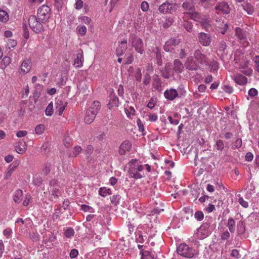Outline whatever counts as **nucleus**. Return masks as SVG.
Listing matches in <instances>:
<instances>
[{"mask_svg":"<svg viewBox=\"0 0 259 259\" xmlns=\"http://www.w3.org/2000/svg\"><path fill=\"white\" fill-rule=\"evenodd\" d=\"M190 44L186 42L180 46V49L178 50L179 56L181 59L185 58L191 52Z\"/></svg>","mask_w":259,"mask_h":259,"instance_id":"obj_15","label":"nucleus"},{"mask_svg":"<svg viewBox=\"0 0 259 259\" xmlns=\"http://www.w3.org/2000/svg\"><path fill=\"white\" fill-rule=\"evenodd\" d=\"M42 179L39 176H35L33 178V184L36 186H39L42 183Z\"/></svg>","mask_w":259,"mask_h":259,"instance_id":"obj_54","label":"nucleus"},{"mask_svg":"<svg viewBox=\"0 0 259 259\" xmlns=\"http://www.w3.org/2000/svg\"><path fill=\"white\" fill-rule=\"evenodd\" d=\"M128 174L131 178H133L136 179L142 178L143 175L141 174V172L143 169V166L141 165H139L138 163H128Z\"/></svg>","mask_w":259,"mask_h":259,"instance_id":"obj_3","label":"nucleus"},{"mask_svg":"<svg viewBox=\"0 0 259 259\" xmlns=\"http://www.w3.org/2000/svg\"><path fill=\"white\" fill-rule=\"evenodd\" d=\"M26 144L25 142L19 143L16 146V151L17 153L22 154L26 150Z\"/></svg>","mask_w":259,"mask_h":259,"instance_id":"obj_38","label":"nucleus"},{"mask_svg":"<svg viewBox=\"0 0 259 259\" xmlns=\"http://www.w3.org/2000/svg\"><path fill=\"white\" fill-rule=\"evenodd\" d=\"M82 151V148L79 146H75L73 149V156H77Z\"/></svg>","mask_w":259,"mask_h":259,"instance_id":"obj_57","label":"nucleus"},{"mask_svg":"<svg viewBox=\"0 0 259 259\" xmlns=\"http://www.w3.org/2000/svg\"><path fill=\"white\" fill-rule=\"evenodd\" d=\"M11 58L9 57L5 56L2 60V65L4 66V67H6L11 63Z\"/></svg>","mask_w":259,"mask_h":259,"instance_id":"obj_53","label":"nucleus"},{"mask_svg":"<svg viewBox=\"0 0 259 259\" xmlns=\"http://www.w3.org/2000/svg\"><path fill=\"white\" fill-rule=\"evenodd\" d=\"M143 118H145L147 121L155 122L157 120L158 116L156 113H151L149 112L148 111H144Z\"/></svg>","mask_w":259,"mask_h":259,"instance_id":"obj_24","label":"nucleus"},{"mask_svg":"<svg viewBox=\"0 0 259 259\" xmlns=\"http://www.w3.org/2000/svg\"><path fill=\"white\" fill-rule=\"evenodd\" d=\"M149 230L147 225H144L138 227V231L136 232V240L140 243H143L147 239V230Z\"/></svg>","mask_w":259,"mask_h":259,"instance_id":"obj_8","label":"nucleus"},{"mask_svg":"<svg viewBox=\"0 0 259 259\" xmlns=\"http://www.w3.org/2000/svg\"><path fill=\"white\" fill-rule=\"evenodd\" d=\"M125 112L127 117L131 118V116L135 115V110L134 107L132 106H130L125 108Z\"/></svg>","mask_w":259,"mask_h":259,"instance_id":"obj_41","label":"nucleus"},{"mask_svg":"<svg viewBox=\"0 0 259 259\" xmlns=\"http://www.w3.org/2000/svg\"><path fill=\"white\" fill-rule=\"evenodd\" d=\"M67 103L65 102L63 99L58 98L55 101V106L59 115H61L67 106Z\"/></svg>","mask_w":259,"mask_h":259,"instance_id":"obj_18","label":"nucleus"},{"mask_svg":"<svg viewBox=\"0 0 259 259\" xmlns=\"http://www.w3.org/2000/svg\"><path fill=\"white\" fill-rule=\"evenodd\" d=\"M132 148V143L128 140L123 141L119 146V153L120 155H125L127 152L130 151Z\"/></svg>","mask_w":259,"mask_h":259,"instance_id":"obj_17","label":"nucleus"},{"mask_svg":"<svg viewBox=\"0 0 259 259\" xmlns=\"http://www.w3.org/2000/svg\"><path fill=\"white\" fill-rule=\"evenodd\" d=\"M23 36L25 38L28 39L29 37V33L28 29L27 27L26 24H23Z\"/></svg>","mask_w":259,"mask_h":259,"instance_id":"obj_61","label":"nucleus"},{"mask_svg":"<svg viewBox=\"0 0 259 259\" xmlns=\"http://www.w3.org/2000/svg\"><path fill=\"white\" fill-rule=\"evenodd\" d=\"M12 233V230L11 228H7L3 231V234L7 238L11 237V234Z\"/></svg>","mask_w":259,"mask_h":259,"instance_id":"obj_62","label":"nucleus"},{"mask_svg":"<svg viewBox=\"0 0 259 259\" xmlns=\"http://www.w3.org/2000/svg\"><path fill=\"white\" fill-rule=\"evenodd\" d=\"M181 42V40L180 38H170L165 42L164 46V50L166 52L171 51L174 49V47L178 45Z\"/></svg>","mask_w":259,"mask_h":259,"instance_id":"obj_12","label":"nucleus"},{"mask_svg":"<svg viewBox=\"0 0 259 259\" xmlns=\"http://www.w3.org/2000/svg\"><path fill=\"white\" fill-rule=\"evenodd\" d=\"M243 9L248 15H252L254 12V9L252 6L249 3H246L242 5Z\"/></svg>","mask_w":259,"mask_h":259,"instance_id":"obj_37","label":"nucleus"},{"mask_svg":"<svg viewBox=\"0 0 259 259\" xmlns=\"http://www.w3.org/2000/svg\"><path fill=\"white\" fill-rule=\"evenodd\" d=\"M141 259H154L153 256L149 251H145L144 252H141Z\"/></svg>","mask_w":259,"mask_h":259,"instance_id":"obj_48","label":"nucleus"},{"mask_svg":"<svg viewBox=\"0 0 259 259\" xmlns=\"http://www.w3.org/2000/svg\"><path fill=\"white\" fill-rule=\"evenodd\" d=\"M151 80V76L150 74L146 73L144 75V79H143V84L145 85H147L150 83Z\"/></svg>","mask_w":259,"mask_h":259,"instance_id":"obj_60","label":"nucleus"},{"mask_svg":"<svg viewBox=\"0 0 259 259\" xmlns=\"http://www.w3.org/2000/svg\"><path fill=\"white\" fill-rule=\"evenodd\" d=\"M183 8L188 12H192L194 9V3L191 1L184 2L182 5Z\"/></svg>","mask_w":259,"mask_h":259,"instance_id":"obj_34","label":"nucleus"},{"mask_svg":"<svg viewBox=\"0 0 259 259\" xmlns=\"http://www.w3.org/2000/svg\"><path fill=\"white\" fill-rule=\"evenodd\" d=\"M74 231L72 228H68L65 231V235L67 238H71L74 235Z\"/></svg>","mask_w":259,"mask_h":259,"instance_id":"obj_44","label":"nucleus"},{"mask_svg":"<svg viewBox=\"0 0 259 259\" xmlns=\"http://www.w3.org/2000/svg\"><path fill=\"white\" fill-rule=\"evenodd\" d=\"M183 26L188 32H192L193 29V24L191 22L185 21L183 24Z\"/></svg>","mask_w":259,"mask_h":259,"instance_id":"obj_47","label":"nucleus"},{"mask_svg":"<svg viewBox=\"0 0 259 259\" xmlns=\"http://www.w3.org/2000/svg\"><path fill=\"white\" fill-rule=\"evenodd\" d=\"M78 33L81 36H83L87 33V29L85 26H78L77 27Z\"/></svg>","mask_w":259,"mask_h":259,"instance_id":"obj_52","label":"nucleus"},{"mask_svg":"<svg viewBox=\"0 0 259 259\" xmlns=\"http://www.w3.org/2000/svg\"><path fill=\"white\" fill-rule=\"evenodd\" d=\"M215 9L218 11V14H219L220 12H221L224 14H229L231 10L229 5L225 2H222L219 3L215 6Z\"/></svg>","mask_w":259,"mask_h":259,"instance_id":"obj_16","label":"nucleus"},{"mask_svg":"<svg viewBox=\"0 0 259 259\" xmlns=\"http://www.w3.org/2000/svg\"><path fill=\"white\" fill-rule=\"evenodd\" d=\"M210 223L206 222L202 224L198 228L197 231V236L200 239H203L207 237L211 232V229L210 228Z\"/></svg>","mask_w":259,"mask_h":259,"instance_id":"obj_6","label":"nucleus"},{"mask_svg":"<svg viewBox=\"0 0 259 259\" xmlns=\"http://www.w3.org/2000/svg\"><path fill=\"white\" fill-rule=\"evenodd\" d=\"M54 183L55 182L54 181H51L50 182V191L52 195L56 198H58L60 194L59 190L57 188L52 187V186L54 185Z\"/></svg>","mask_w":259,"mask_h":259,"instance_id":"obj_39","label":"nucleus"},{"mask_svg":"<svg viewBox=\"0 0 259 259\" xmlns=\"http://www.w3.org/2000/svg\"><path fill=\"white\" fill-rule=\"evenodd\" d=\"M78 255V251L76 249H72L71 250L69 256L71 258H74Z\"/></svg>","mask_w":259,"mask_h":259,"instance_id":"obj_64","label":"nucleus"},{"mask_svg":"<svg viewBox=\"0 0 259 259\" xmlns=\"http://www.w3.org/2000/svg\"><path fill=\"white\" fill-rule=\"evenodd\" d=\"M221 237L223 240H227L230 237V234L227 230H226L221 234Z\"/></svg>","mask_w":259,"mask_h":259,"instance_id":"obj_63","label":"nucleus"},{"mask_svg":"<svg viewBox=\"0 0 259 259\" xmlns=\"http://www.w3.org/2000/svg\"><path fill=\"white\" fill-rule=\"evenodd\" d=\"M81 53H77L76 55V58L75 59L74 61L73 66L76 67H81L83 65V51L82 50H80Z\"/></svg>","mask_w":259,"mask_h":259,"instance_id":"obj_22","label":"nucleus"},{"mask_svg":"<svg viewBox=\"0 0 259 259\" xmlns=\"http://www.w3.org/2000/svg\"><path fill=\"white\" fill-rule=\"evenodd\" d=\"M46 114L47 116H51L53 113V102H51L46 109Z\"/></svg>","mask_w":259,"mask_h":259,"instance_id":"obj_42","label":"nucleus"},{"mask_svg":"<svg viewBox=\"0 0 259 259\" xmlns=\"http://www.w3.org/2000/svg\"><path fill=\"white\" fill-rule=\"evenodd\" d=\"M135 77L136 80L138 82H140L142 79V73H141V69L140 68H138L136 71L135 73Z\"/></svg>","mask_w":259,"mask_h":259,"instance_id":"obj_45","label":"nucleus"},{"mask_svg":"<svg viewBox=\"0 0 259 259\" xmlns=\"http://www.w3.org/2000/svg\"><path fill=\"white\" fill-rule=\"evenodd\" d=\"M120 199V196L118 194L114 195L110 197V200L112 204L117 205Z\"/></svg>","mask_w":259,"mask_h":259,"instance_id":"obj_46","label":"nucleus"},{"mask_svg":"<svg viewBox=\"0 0 259 259\" xmlns=\"http://www.w3.org/2000/svg\"><path fill=\"white\" fill-rule=\"evenodd\" d=\"M45 128L44 125H37L35 128V133L37 135H41L44 132Z\"/></svg>","mask_w":259,"mask_h":259,"instance_id":"obj_51","label":"nucleus"},{"mask_svg":"<svg viewBox=\"0 0 259 259\" xmlns=\"http://www.w3.org/2000/svg\"><path fill=\"white\" fill-rule=\"evenodd\" d=\"M193 57L196 59L199 65H205L208 64V58L206 55L202 53L201 49H198L195 50L193 54Z\"/></svg>","mask_w":259,"mask_h":259,"instance_id":"obj_9","label":"nucleus"},{"mask_svg":"<svg viewBox=\"0 0 259 259\" xmlns=\"http://www.w3.org/2000/svg\"><path fill=\"white\" fill-rule=\"evenodd\" d=\"M80 210L84 212H89L91 213L95 212V209L92 207L85 204L81 205Z\"/></svg>","mask_w":259,"mask_h":259,"instance_id":"obj_43","label":"nucleus"},{"mask_svg":"<svg viewBox=\"0 0 259 259\" xmlns=\"http://www.w3.org/2000/svg\"><path fill=\"white\" fill-rule=\"evenodd\" d=\"M99 195L102 197H105L112 194L111 190L107 187H103L99 189Z\"/></svg>","mask_w":259,"mask_h":259,"instance_id":"obj_33","label":"nucleus"},{"mask_svg":"<svg viewBox=\"0 0 259 259\" xmlns=\"http://www.w3.org/2000/svg\"><path fill=\"white\" fill-rule=\"evenodd\" d=\"M236 35L243 47H246L248 46L249 42L247 40L246 34L241 28H236Z\"/></svg>","mask_w":259,"mask_h":259,"instance_id":"obj_14","label":"nucleus"},{"mask_svg":"<svg viewBox=\"0 0 259 259\" xmlns=\"http://www.w3.org/2000/svg\"><path fill=\"white\" fill-rule=\"evenodd\" d=\"M249 61L246 58L242 62H240L239 68L241 69V72L247 76H250L252 74L253 70L248 68Z\"/></svg>","mask_w":259,"mask_h":259,"instance_id":"obj_13","label":"nucleus"},{"mask_svg":"<svg viewBox=\"0 0 259 259\" xmlns=\"http://www.w3.org/2000/svg\"><path fill=\"white\" fill-rule=\"evenodd\" d=\"M51 15V9L47 5H42L37 11L38 18L42 21L46 22L49 19Z\"/></svg>","mask_w":259,"mask_h":259,"instance_id":"obj_7","label":"nucleus"},{"mask_svg":"<svg viewBox=\"0 0 259 259\" xmlns=\"http://www.w3.org/2000/svg\"><path fill=\"white\" fill-rule=\"evenodd\" d=\"M208 64H205V66H208L211 71L218 70L219 69V63L214 60H210L208 59Z\"/></svg>","mask_w":259,"mask_h":259,"instance_id":"obj_29","label":"nucleus"},{"mask_svg":"<svg viewBox=\"0 0 259 259\" xmlns=\"http://www.w3.org/2000/svg\"><path fill=\"white\" fill-rule=\"evenodd\" d=\"M215 147L217 150L222 151L224 148V144L222 140H219L217 141Z\"/></svg>","mask_w":259,"mask_h":259,"instance_id":"obj_58","label":"nucleus"},{"mask_svg":"<svg viewBox=\"0 0 259 259\" xmlns=\"http://www.w3.org/2000/svg\"><path fill=\"white\" fill-rule=\"evenodd\" d=\"M31 62L29 60H24L20 65L19 72L24 74L27 73L31 69Z\"/></svg>","mask_w":259,"mask_h":259,"instance_id":"obj_19","label":"nucleus"},{"mask_svg":"<svg viewBox=\"0 0 259 259\" xmlns=\"http://www.w3.org/2000/svg\"><path fill=\"white\" fill-rule=\"evenodd\" d=\"M242 140L240 138H237L236 141L233 143L232 145L233 149H237L240 148L242 146Z\"/></svg>","mask_w":259,"mask_h":259,"instance_id":"obj_56","label":"nucleus"},{"mask_svg":"<svg viewBox=\"0 0 259 259\" xmlns=\"http://www.w3.org/2000/svg\"><path fill=\"white\" fill-rule=\"evenodd\" d=\"M184 65L187 69L192 71L198 70L200 66L193 56L188 57L185 62Z\"/></svg>","mask_w":259,"mask_h":259,"instance_id":"obj_10","label":"nucleus"},{"mask_svg":"<svg viewBox=\"0 0 259 259\" xmlns=\"http://www.w3.org/2000/svg\"><path fill=\"white\" fill-rule=\"evenodd\" d=\"M194 218L198 221H202L204 218V214L202 211H197L194 214Z\"/></svg>","mask_w":259,"mask_h":259,"instance_id":"obj_49","label":"nucleus"},{"mask_svg":"<svg viewBox=\"0 0 259 259\" xmlns=\"http://www.w3.org/2000/svg\"><path fill=\"white\" fill-rule=\"evenodd\" d=\"M200 24L201 25L202 28L205 30H208V28L210 26V21L208 17L203 16L199 21Z\"/></svg>","mask_w":259,"mask_h":259,"instance_id":"obj_25","label":"nucleus"},{"mask_svg":"<svg viewBox=\"0 0 259 259\" xmlns=\"http://www.w3.org/2000/svg\"><path fill=\"white\" fill-rule=\"evenodd\" d=\"M177 252L183 256L192 258L196 254V251L185 243H182L177 247Z\"/></svg>","mask_w":259,"mask_h":259,"instance_id":"obj_4","label":"nucleus"},{"mask_svg":"<svg viewBox=\"0 0 259 259\" xmlns=\"http://www.w3.org/2000/svg\"><path fill=\"white\" fill-rule=\"evenodd\" d=\"M186 14H189L190 18L196 22L200 21L201 18L203 16L201 14L194 11V10L192 12H186Z\"/></svg>","mask_w":259,"mask_h":259,"instance_id":"obj_30","label":"nucleus"},{"mask_svg":"<svg viewBox=\"0 0 259 259\" xmlns=\"http://www.w3.org/2000/svg\"><path fill=\"white\" fill-rule=\"evenodd\" d=\"M9 19V15L7 12L3 10H0V21L7 22Z\"/></svg>","mask_w":259,"mask_h":259,"instance_id":"obj_40","label":"nucleus"},{"mask_svg":"<svg viewBox=\"0 0 259 259\" xmlns=\"http://www.w3.org/2000/svg\"><path fill=\"white\" fill-rule=\"evenodd\" d=\"M23 192L21 190H16L14 194V200L16 203H19L22 199Z\"/></svg>","mask_w":259,"mask_h":259,"instance_id":"obj_35","label":"nucleus"},{"mask_svg":"<svg viewBox=\"0 0 259 259\" xmlns=\"http://www.w3.org/2000/svg\"><path fill=\"white\" fill-rule=\"evenodd\" d=\"M184 69V65L179 59H176L174 62V70L179 73L182 72Z\"/></svg>","mask_w":259,"mask_h":259,"instance_id":"obj_26","label":"nucleus"},{"mask_svg":"<svg viewBox=\"0 0 259 259\" xmlns=\"http://www.w3.org/2000/svg\"><path fill=\"white\" fill-rule=\"evenodd\" d=\"M235 226L236 223L235 220L231 217L229 218L228 220L227 227L228 228L231 233H234L235 232Z\"/></svg>","mask_w":259,"mask_h":259,"instance_id":"obj_32","label":"nucleus"},{"mask_svg":"<svg viewBox=\"0 0 259 259\" xmlns=\"http://www.w3.org/2000/svg\"><path fill=\"white\" fill-rule=\"evenodd\" d=\"M18 166L17 163H11L5 174V178L9 179L14 170Z\"/></svg>","mask_w":259,"mask_h":259,"instance_id":"obj_31","label":"nucleus"},{"mask_svg":"<svg viewBox=\"0 0 259 259\" xmlns=\"http://www.w3.org/2000/svg\"><path fill=\"white\" fill-rule=\"evenodd\" d=\"M45 22H42L39 21L36 18V17L34 15H31L28 19V24L29 27L35 33H41L44 30V27L43 26V23Z\"/></svg>","mask_w":259,"mask_h":259,"instance_id":"obj_5","label":"nucleus"},{"mask_svg":"<svg viewBox=\"0 0 259 259\" xmlns=\"http://www.w3.org/2000/svg\"><path fill=\"white\" fill-rule=\"evenodd\" d=\"M109 109H112L114 107L118 106V99L117 97L114 95L111 96L109 100V102L107 105Z\"/></svg>","mask_w":259,"mask_h":259,"instance_id":"obj_28","label":"nucleus"},{"mask_svg":"<svg viewBox=\"0 0 259 259\" xmlns=\"http://www.w3.org/2000/svg\"><path fill=\"white\" fill-rule=\"evenodd\" d=\"M166 3V7H167V14L168 13H172L176 11L177 9V4L176 3L172 4L169 3L167 2Z\"/></svg>","mask_w":259,"mask_h":259,"instance_id":"obj_36","label":"nucleus"},{"mask_svg":"<svg viewBox=\"0 0 259 259\" xmlns=\"http://www.w3.org/2000/svg\"><path fill=\"white\" fill-rule=\"evenodd\" d=\"M7 47L9 49L15 47L17 45L16 40L12 39H8L7 41Z\"/></svg>","mask_w":259,"mask_h":259,"instance_id":"obj_55","label":"nucleus"},{"mask_svg":"<svg viewBox=\"0 0 259 259\" xmlns=\"http://www.w3.org/2000/svg\"><path fill=\"white\" fill-rule=\"evenodd\" d=\"M199 42L203 46H209L211 42V37L208 34L204 32H200L198 35Z\"/></svg>","mask_w":259,"mask_h":259,"instance_id":"obj_11","label":"nucleus"},{"mask_svg":"<svg viewBox=\"0 0 259 259\" xmlns=\"http://www.w3.org/2000/svg\"><path fill=\"white\" fill-rule=\"evenodd\" d=\"M128 41L137 53L140 54H143L144 53L143 41L136 34L131 33L130 35Z\"/></svg>","mask_w":259,"mask_h":259,"instance_id":"obj_2","label":"nucleus"},{"mask_svg":"<svg viewBox=\"0 0 259 259\" xmlns=\"http://www.w3.org/2000/svg\"><path fill=\"white\" fill-rule=\"evenodd\" d=\"M233 79L235 82L240 85H244L247 83V78L240 73L234 75Z\"/></svg>","mask_w":259,"mask_h":259,"instance_id":"obj_20","label":"nucleus"},{"mask_svg":"<svg viewBox=\"0 0 259 259\" xmlns=\"http://www.w3.org/2000/svg\"><path fill=\"white\" fill-rule=\"evenodd\" d=\"M166 6V3L165 2L159 6L158 10L160 13L162 14H167V7Z\"/></svg>","mask_w":259,"mask_h":259,"instance_id":"obj_59","label":"nucleus"},{"mask_svg":"<svg viewBox=\"0 0 259 259\" xmlns=\"http://www.w3.org/2000/svg\"><path fill=\"white\" fill-rule=\"evenodd\" d=\"M252 60L255 64L254 67L255 71L259 73V56H255Z\"/></svg>","mask_w":259,"mask_h":259,"instance_id":"obj_50","label":"nucleus"},{"mask_svg":"<svg viewBox=\"0 0 259 259\" xmlns=\"http://www.w3.org/2000/svg\"><path fill=\"white\" fill-rule=\"evenodd\" d=\"M100 109V103L98 101H94L87 111L84 117V121L86 123L90 124L94 121Z\"/></svg>","mask_w":259,"mask_h":259,"instance_id":"obj_1","label":"nucleus"},{"mask_svg":"<svg viewBox=\"0 0 259 259\" xmlns=\"http://www.w3.org/2000/svg\"><path fill=\"white\" fill-rule=\"evenodd\" d=\"M164 96L166 99L172 101L178 97V93L175 89L166 90L164 93Z\"/></svg>","mask_w":259,"mask_h":259,"instance_id":"obj_21","label":"nucleus"},{"mask_svg":"<svg viewBox=\"0 0 259 259\" xmlns=\"http://www.w3.org/2000/svg\"><path fill=\"white\" fill-rule=\"evenodd\" d=\"M237 231L238 235L241 236L245 232V225L244 221L240 220L237 224Z\"/></svg>","mask_w":259,"mask_h":259,"instance_id":"obj_27","label":"nucleus"},{"mask_svg":"<svg viewBox=\"0 0 259 259\" xmlns=\"http://www.w3.org/2000/svg\"><path fill=\"white\" fill-rule=\"evenodd\" d=\"M127 40L124 39L120 42V44L118 45L116 49V53L117 56H121L123 55L124 51L127 49Z\"/></svg>","mask_w":259,"mask_h":259,"instance_id":"obj_23","label":"nucleus"}]
</instances>
